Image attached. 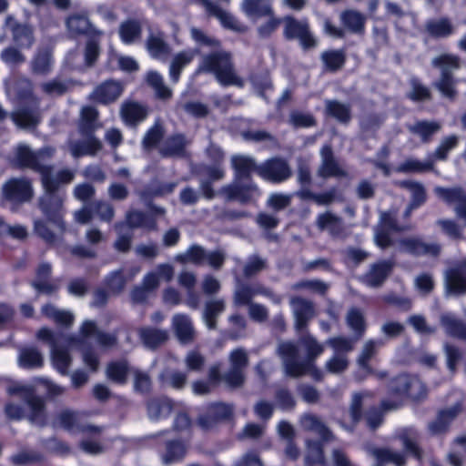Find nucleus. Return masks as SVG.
<instances>
[{"label": "nucleus", "instance_id": "obj_1", "mask_svg": "<svg viewBox=\"0 0 466 466\" xmlns=\"http://www.w3.org/2000/svg\"><path fill=\"white\" fill-rule=\"evenodd\" d=\"M196 74H212L223 86H244L243 78L236 71L232 53L223 46L203 53L199 57Z\"/></svg>", "mask_w": 466, "mask_h": 466}, {"label": "nucleus", "instance_id": "obj_2", "mask_svg": "<svg viewBox=\"0 0 466 466\" xmlns=\"http://www.w3.org/2000/svg\"><path fill=\"white\" fill-rule=\"evenodd\" d=\"M75 174L68 168H63L50 177L53 182L50 188L43 187L45 193L39 199V208L46 219L53 223L61 233L66 231L64 222L65 208L63 206L66 192L60 190V187L69 184L74 179Z\"/></svg>", "mask_w": 466, "mask_h": 466}, {"label": "nucleus", "instance_id": "obj_3", "mask_svg": "<svg viewBox=\"0 0 466 466\" xmlns=\"http://www.w3.org/2000/svg\"><path fill=\"white\" fill-rule=\"evenodd\" d=\"M56 148L50 146L44 147L37 151H33L27 145L19 144L15 152V162L21 167L30 168L41 176L43 187H53L50 177L54 176L53 166L46 164L52 159Z\"/></svg>", "mask_w": 466, "mask_h": 466}, {"label": "nucleus", "instance_id": "obj_4", "mask_svg": "<svg viewBox=\"0 0 466 466\" xmlns=\"http://www.w3.org/2000/svg\"><path fill=\"white\" fill-rule=\"evenodd\" d=\"M276 354L281 359L287 376L299 378L309 374L317 381L323 380V371L316 367L315 361H299L298 347L291 340H279Z\"/></svg>", "mask_w": 466, "mask_h": 466}, {"label": "nucleus", "instance_id": "obj_5", "mask_svg": "<svg viewBox=\"0 0 466 466\" xmlns=\"http://www.w3.org/2000/svg\"><path fill=\"white\" fill-rule=\"evenodd\" d=\"M389 392L394 400H382L381 408L384 410L398 409L404 398L407 397L414 400L424 398L426 396V388L418 377L400 374L390 382Z\"/></svg>", "mask_w": 466, "mask_h": 466}, {"label": "nucleus", "instance_id": "obj_6", "mask_svg": "<svg viewBox=\"0 0 466 466\" xmlns=\"http://www.w3.org/2000/svg\"><path fill=\"white\" fill-rule=\"evenodd\" d=\"M36 337L49 344L51 348V358L55 368L62 374H66L71 364L69 349L80 342V339L74 336H67L62 333L55 334L47 328L40 329Z\"/></svg>", "mask_w": 466, "mask_h": 466}, {"label": "nucleus", "instance_id": "obj_7", "mask_svg": "<svg viewBox=\"0 0 466 466\" xmlns=\"http://www.w3.org/2000/svg\"><path fill=\"white\" fill-rule=\"evenodd\" d=\"M431 65L441 71L440 77L434 81L433 86L442 96L451 100L455 99L457 96V81L452 72L461 68V62L460 56L450 53L441 54L431 60Z\"/></svg>", "mask_w": 466, "mask_h": 466}, {"label": "nucleus", "instance_id": "obj_8", "mask_svg": "<svg viewBox=\"0 0 466 466\" xmlns=\"http://www.w3.org/2000/svg\"><path fill=\"white\" fill-rule=\"evenodd\" d=\"M9 395H17L23 400L28 409L27 420L37 426L46 424L47 416L46 411L45 400L34 394L30 386L15 384L7 388Z\"/></svg>", "mask_w": 466, "mask_h": 466}, {"label": "nucleus", "instance_id": "obj_9", "mask_svg": "<svg viewBox=\"0 0 466 466\" xmlns=\"http://www.w3.org/2000/svg\"><path fill=\"white\" fill-rule=\"evenodd\" d=\"M54 426H59L70 432H84L92 435H99L104 428L85 421L84 414L69 410L59 412L54 421Z\"/></svg>", "mask_w": 466, "mask_h": 466}, {"label": "nucleus", "instance_id": "obj_10", "mask_svg": "<svg viewBox=\"0 0 466 466\" xmlns=\"http://www.w3.org/2000/svg\"><path fill=\"white\" fill-rule=\"evenodd\" d=\"M230 368L223 374V381L231 388H238L245 380L244 370L248 365V356L242 348L232 350L228 357Z\"/></svg>", "mask_w": 466, "mask_h": 466}, {"label": "nucleus", "instance_id": "obj_11", "mask_svg": "<svg viewBox=\"0 0 466 466\" xmlns=\"http://www.w3.org/2000/svg\"><path fill=\"white\" fill-rule=\"evenodd\" d=\"M262 295L270 299L273 304L280 305L283 298L275 294L271 289L261 284H239L237 286L234 293V303L238 306H245L252 304V299L255 296Z\"/></svg>", "mask_w": 466, "mask_h": 466}, {"label": "nucleus", "instance_id": "obj_12", "mask_svg": "<svg viewBox=\"0 0 466 466\" xmlns=\"http://www.w3.org/2000/svg\"><path fill=\"white\" fill-rule=\"evenodd\" d=\"M284 36L289 39L299 40L304 49H309L316 46V40L309 31L307 20H297L291 16L284 18Z\"/></svg>", "mask_w": 466, "mask_h": 466}, {"label": "nucleus", "instance_id": "obj_13", "mask_svg": "<svg viewBox=\"0 0 466 466\" xmlns=\"http://www.w3.org/2000/svg\"><path fill=\"white\" fill-rule=\"evenodd\" d=\"M258 175L266 181L281 183L291 177V169L285 159L273 157L258 166Z\"/></svg>", "mask_w": 466, "mask_h": 466}, {"label": "nucleus", "instance_id": "obj_14", "mask_svg": "<svg viewBox=\"0 0 466 466\" xmlns=\"http://www.w3.org/2000/svg\"><path fill=\"white\" fill-rule=\"evenodd\" d=\"M297 333L307 331L310 320L315 317V306L312 301L301 297H292L289 300Z\"/></svg>", "mask_w": 466, "mask_h": 466}, {"label": "nucleus", "instance_id": "obj_15", "mask_svg": "<svg viewBox=\"0 0 466 466\" xmlns=\"http://www.w3.org/2000/svg\"><path fill=\"white\" fill-rule=\"evenodd\" d=\"M320 164L317 174L319 177L327 179L329 177L348 178L349 172L343 168L334 156L330 145H324L320 151Z\"/></svg>", "mask_w": 466, "mask_h": 466}, {"label": "nucleus", "instance_id": "obj_16", "mask_svg": "<svg viewBox=\"0 0 466 466\" xmlns=\"http://www.w3.org/2000/svg\"><path fill=\"white\" fill-rule=\"evenodd\" d=\"M218 194L222 195L226 200H237L241 203H247L254 198L260 195L258 186L252 181L243 183L242 181H236L232 184L223 186Z\"/></svg>", "mask_w": 466, "mask_h": 466}, {"label": "nucleus", "instance_id": "obj_17", "mask_svg": "<svg viewBox=\"0 0 466 466\" xmlns=\"http://www.w3.org/2000/svg\"><path fill=\"white\" fill-rule=\"evenodd\" d=\"M4 198L12 203H24L33 197V187L25 177H15L6 181L3 186Z\"/></svg>", "mask_w": 466, "mask_h": 466}, {"label": "nucleus", "instance_id": "obj_18", "mask_svg": "<svg viewBox=\"0 0 466 466\" xmlns=\"http://www.w3.org/2000/svg\"><path fill=\"white\" fill-rule=\"evenodd\" d=\"M83 139H75L71 135L67 141L66 147L75 158L84 156L95 157L103 147L101 140L95 135H81Z\"/></svg>", "mask_w": 466, "mask_h": 466}, {"label": "nucleus", "instance_id": "obj_19", "mask_svg": "<svg viewBox=\"0 0 466 466\" xmlns=\"http://www.w3.org/2000/svg\"><path fill=\"white\" fill-rule=\"evenodd\" d=\"M299 334L298 342H293L298 347L299 361H316L325 350L324 344L307 331Z\"/></svg>", "mask_w": 466, "mask_h": 466}, {"label": "nucleus", "instance_id": "obj_20", "mask_svg": "<svg viewBox=\"0 0 466 466\" xmlns=\"http://www.w3.org/2000/svg\"><path fill=\"white\" fill-rule=\"evenodd\" d=\"M399 250L412 255H429L437 257L441 252V246L437 243H426L415 237L403 238L397 242Z\"/></svg>", "mask_w": 466, "mask_h": 466}, {"label": "nucleus", "instance_id": "obj_21", "mask_svg": "<svg viewBox=\"0 0 466 466\" xmlns=\"http://www.w3.org/2000/svg\"><path fill=\"white\" fill-rule=\"evenodd\" d=\"M5 25L11 30L13 41L17 46L26 49L32 47L35 38L33 28L30 25L16 22L13 15L5 17Z\"/></svg>", "mask_w": 466, "mask_h": 466}, {"label": "nucleus", "instance_id": "obj_22", "mask_svg": "<svg viewBox=\"0 0 466 466\" xmlns=\"http://www.w3.org/2000/svg\"><path fill=\"white\" fill-rule=\"evenodd\" d=\"M124 85L120 81L107 80L97 86L90 95V99L107 105L115 102L122 95Z\"/></svg>", "mask_w": 466, "mask_h": 466}, {"label": "nucleus", "instance_id": "obj_23", "mask_svg": "<svg viewBox=\"0 0 466 466\" xmlns=\"http://www.w3.org/2000/svg\"><path fill=\"white\" fill-rule=\"evenodd\" d=\"M189 35L195 44V48L191 50L197 51L196 56H201L203 53H208V51H214L222 46V43L218 38L201 28L191 26L189 28Z\"/></svg>", "mask_w": 466, "mask_h": 466}, {"label": "nucleus", "instance_id": "obj_24", "mask_svg": "<svg viewBox=\"0 0 466 466\" xmlns=\"http://www.w3.org/2000/svg\"><path fill=\"white\" fill-rule=\"evenodd\" d=\"M190 140L183 134L177 133L167 137L159 147V153L165 157H182Z\"/></svg>", "mask_w": 466, "mask_h": 466}, {"label": "nucleus", "instance_id": "obj_25", "mask_svg": "<svg viewBox=\"0 0 466 466\" xmlns=\"http://www.w3.org/2000/svg\"><path fill=\"white\" fill-rule=\"evenodd\" d=\"M394 267L391 260H380L371 265L370 270L362 277V281L369 287L378 288L382 285Z\"/></svg>", "mask_w": 466, "mask_h": 466}, {"label": "nucleus", "instance_id": "obj_26", "mask_svg": "<svg viewBox=\"0 0 466 466\" xmlns=\"http://www.w3.org/2000/svg\"><path fill=\"white\" fill-rule=\"evenodd\" d=\"M98 110L92 106H85L81 108L77 121V130L80 135H94L102 125L98 120Z\"/></svg>", "mask_w": 466, "mask_h": 466}, {"label": "nucleus", "instance_id": "obj_27", "mask_svg": "<svg viewBox=\"0 0 466 466\" xmlns=\"http://www.w3.org/2000/svg\"><path fill=\"white\" fill-rule=\"evenodd\" d=\"M445 280L449 291L457 295L466 293V259L447 270Z\"/></svg>", "mask_w": 466, "mask_h": 466}, {"label": "nucleus", "instance_id": "obj_28", "mask_svg": "<svg viewBox=\"0 0 466 466\" xmlns=\"http://www.w3.org/2000/svg\"><path fill=\"white\" fill-rule=\"evenodd\" d=\"M230 162L236 181L249 179L253 172L258 174L259 165H257L255 159L249 156L234 155L231 157Z\"/></svg>", "mask_w": 466, "mask_h": 466}, {"label": "nucleus", "instance_id": "obj_29", "mask_svg": "<svg viewBox=\"0 0 466 466\" xmlns=\"http://www.w3.org/2000/svg\"><path fill=\"white\" fill-rule=\"evenodd\" d=\"M172 328L180 343L189 344L194 341L196 331L188 315H174L172 318Z\"/></svg>", "mask_w": 466, "mask_h": 466}, {"label": "nucleus", "instance_id": "obj_30", "mask_svg": "<svg viewBox=\"0 0 466 466\" xmlns=\"http://www.w3.org/2000/svg\"><path fill=\"white\" fill-rule=\"evenodd\" d=\"M147 115V107L135 101H125L120 107V116L123 121L128 126L137 125L144 121Z\"/></svg>", "mask_w": 466, "mask_h": 466}, {"label": "nucleus", "instance_id": "obj_31", "mask_svg": "<svg viewBox=\"0 0 466 466\" xmlns=\"http://www.w3.org/2000/svg\"><path fill=\"white\" fill-rule=\"evenodd\" d=\"M10 117L16 127L23 129H34L41 121L40 111L36 108H19L12 112Z\"/></svg>", "mask_w": 466, "mask_h": 466}, {"label": "nucleus", "instance_id": "obj_32", "mask_svg": "<svg viewBox=\"0 0 466 466\" xmlns=\"http://www.w3.org/2000/svg\"><path fill=\"white\" fill-rule=\"evenodd\" d=\"M196 3L204 6L208 15L218 18L224 27L232 30L240 29L238 21L230 13L221 9L210 0H196Z\"/></svg>", "mask_w": 466, "mask_h": 466}, {"label": "nucleus", "instance_id": "obj_33", "mask_svg": "<svg viewBox=\"0 0 466 466\" xmlns=\"http://www.w3.org/2000/svg\"><path fill=\"white\" fill-rule=\"evenodd\" d=\"M316 225L320 230H327L332 237L340 238L344 235V226L341 218L330 211L319 214Z\"/></svg>", "mask_w": 466, "mask_h": 466}, {"label": "nucleus", "instance_id": "obj_34", "mask_svg": "<svg viewBox=\"0 0 466 466\" xmlns=\"http://www.w3.org/2000/svg\"><path fill=\"white\" fill-rule=\"evenodd\" d=\"M299 424L304 431L314 432L324 441H328L333 438L329 428L315 414L304 413L299 419Z\"/></svg>", "mask_w": 466, "mask_h": 466}, {"label": "nucleus", "instance_id": "obj_35", "mask_svg": "<svg viewBox=\"0 0 466 466\" xmlns=\"http://www.w3.org/2000/svg\"><path fill=\"white\" fill-rule=\"evenodd\" d=\"M242 10L254 22L271 15L274 11L272 0H243Z\"/></svg>", "mask_w": 466, "mask_h": 466}, {"label": "nucleus", "instance_id": "obj_36", "mask_svg": "<svg viewBox=\"0 0 466 466\" xmlns=\"http://www.w3.org/2000/svg\"><path fill=\"white\" fill-rule=\"evenodd\" d=\"M66 27L72 35H102V32L96 30L88 18L82 15H74L67 18Z\"/></svg>", "mask_w": 466, "mask_h": 466}, {"label": "nucleus", "instance_id": "obj_37", "mask_svg": "<svg viewBox=\"0 0 466 466\" xmlns=\"http://www.w3.org/2000/svg\"><path fill=\"white\" fill-rule=\"evenodd\" d=\"M80 335L83 338L95 336L96 342L104 348H111L116 344L117 339L115 334L101 332L97 329L94 321L86 320L80 328Z\"/></svg>", "mask_w": 466, "mask_h": 466}, {"label": "nucleus", "instance_id": "obj_38", "mask_svg": "<svg viewBox=\"0 0 466 466\" xmlns=\"http://www.w3.org/2000/svg\"><path fill=\"white\" fill-rule=\"evenodd\" d=\"M461 408L459 403L450 409L440 411L435 420L429 424V430L431 434L439 435L446 432L451 420L461 412Z\"/></svg>", "mask_w": 466, "mask_h": 466}, {"label": "nucleus", "instance_id": "obj_39", "mask_svg": "<svg viewBox=\"0 0 466 466\" xmlns=\"http://www.w3.org/2000/svg\"><path fill=\"white\" fill-rule=\"evenodd\" d=\"M342 25L350 32L356 35H362L365 32L366 16L353 9L343 11L340 15Z\"/></svg>", "mask_w": 466, "mask_h": 466}, {"label": "nucleus", "instance_id": "obj_40", "mask_svg": "<svg viewBox=\"0 0 466 466\" xmlns=\"http://www.w3.org/2000/svg\"><path fill=\"white\" fill-rule=\"evenodd\" d=\"M196 52L186 49L176 54L169 66V77L173 83H177L182 70L196 57Z\"/></svg>", "mask_w": 466, "mask_h": 466}, {"label": "nucleus", "instance_id": "obj_41", "mask_svg": "<svg viewBox=\"0 0 466 466\" xmlns=\"http://www.w3.org/2000/svg\"><path fill=\"white\" fill-rule=\"evenodd\" d=\"M408 129L420 137L422 143H430L432 137L441 129V125L437 121L420 120L408 126Z\"/></svg>", "mask_w": 466, "mask_h": 466}, {"label": "nucleus", "instance_id": "obj_42", "mask_svg": "<svg viewBox=\"0 0 466 466\" xmlns=\"http://www.w3.org/2000/svg\"><path fill=\"white\" fill-rule=\"evenodd\" d=\"M147 49L150 56L160 61H166L170 55V47L162 34H152L147 40Z\"/></svg>", "mask_w": 466, "mask_h": 466}, {"label": "nucleus", "instance_id": "obj_43", "mask_svg": "<svg viewBox=\"0 0 466 466\" xmlns=\"http://www.w3.org/2000/svg\"><path fill=\"white\" fill-rule=\"evenodd\" d=\"M425 30L434 38H447L455 33V26L448 18H438L428 20Z\"/></svg>", "mask_w": 466, "mask_h": 466}, {"label": "nucleus", "instance_id": "obj_44", "mask_svg": "<svg viewBox=\"0 0 466 466\" xmlns=\"http://www.w3.org/2000/svg\"><path fill=\"white\" fill-rule=\"evenodd\" d=\"M125 225H127L131 228H146L147 229H156L157 227L154 219L137 210L128 211L126 215V222L116 224L115 228L120 230Z\"/></svg>", "mask_w": 466, "mask_h": 466}, {"label": "nucleus", "instance_id": "obj_45", "mask_svg": "<svg viewBox=\"0 0 466 466\" xmlns=\"http://www.w3.org/2000/svg\"><path fill=\"white\" fill-rule=\"evenodd\" d=\"M138 335L143 344L149 349H155L166 342L168 339V332L166 329L155 328H141Z\"/></svg>", "mask_w": 466, "mask_h": 466}, {"label": "nucleus", "instance_id": "obj_46", "mask_svg": "<svg viewBox=\"0 0 466 466\" xmlns=\"http://www.w3.org/2000/svg\"><path fill=\"white\" fill-rule=\"evenodd\" d=\"M44 359L41 352L35 347L20 349L18 365L23 369H37L43 366Z\"/></svg>", "mask_w": 466, "mask_h": 466}, {"label": "nucleus", "instance_id": "obj_47", "mask_svg": "<svg viewBox=\"0 0 466 466\" xmlns=\"http://www.w3.org/2000/svg\"><path fill=\"white\" fill-rule=\"evenodd\" d=\"M398 438L402 441L406 451L410 452L416 459L421 460L422 451L418 446L419 433L414 428L402 429L398 433Z\"/></svg>", "mask_w": 466, "mask_h": 466}, {"label": "nucleus", "instance_id": "obj_48", "mask_svg": "<svg viewBox=\"0 0 466 466\" xmlns=\"http://www.w3.org/2000/svg\"><path fill=\"white\" fill-rule=\"evenodd\" d=\"M225 301L222 299H214L206 302L203 312V319L208 329H215L217 318L224 311Z\"/></svg>", "mask_w": 466, "mask_h": 466}, {"label": "nucleus", "instance_id": "obj_49", "mask_svg": "<svg viewBox=\"0 0 466 466\" xmlns=\"http://www.w3.org/2000/svg\"><path fill=\"white\" fill-rule=\"evenodd\" d=\"M326 113L337 119L339 123L348 124L351 119V108L349 104L338 100L325 101Z\"/></svg>", "mask_w": 466, "mask_h": 466}, {"label": "nucleus", "instance_id": "obj_50", "mask_svg": "<svg viewBox=\"0 0 466 466\" xmlns=\"http://www.w3.org/2000/svg\"><path fill=\"white\" fill-rule=\"evenodd\" d=\"M51 274V265L48 263L41 264L36 272V279L33 282L34 288L42 293L51 294L57 289V285L48 281Z\"/></svg>", "mask_w": 466, "mask_h": 466}, {"label": "nucleus", "instance_id": "obj_51", "mask_svg": "<svg viewBox=\"0 0 466 466\" xmlns=\"http://www.w3.org/2000/svg\"><path fill=\"white\" fill-rule=\"evenodd\" d=\"M142 34L141 24L134 19L123 22L119 26V36L126 45H131L140 39Z\"/></svg>", "mask_w": 466, "mask_h": 466}, {"label": "nucleus", "instance_id": "obj_52", "mask_svg": "<svg viewBox=\"0 0 466 466\" xmlns=\"http://www.w3.org/2000/svg\"><path fill=\"white\" fill-rule=\"evenodd\" d=\"M175 259L181 264L190 263L199 266L206 262L207 252L203 247L192 245L184 253L177 254Z\"/></svg>", "mask_w": 466, "mask_h": 466}, {"label": "nucleus", "instance_id": "obj_53", "mask_svg": "<svg viewBox=\"0 0 466 466\" xmlns=\"http://www.w3.org/2000/svg\"><path fill=\"white\" fill-rule=\"evenodd\" d=\"M146 79L158 99L168 100L172 97V90L165 84L163 76L158 72L149 71Z\"/></svg>", "mask_w": 466, "mask_h": 466}, {"label": "nucleus", "instance_id": "obj_54", "mask_svg": "<svg viewBox=\"0 0 466 466\" xmlns=\"http://www.w3.org/2000/svg\"><path fill=\"white\" fill-rule=\"evenodd\" d=\"M441 324L448 335L466 340V325L453 315H442Z\"/></svg>", "mask_w": 466, "mask_h": 466}, {"label": "nucleus", "instance_id": "obj_55", "mask_svg": "<svg viewBox=\"0 0 466 466\" xmlns=\"http://www.w3.org/2000/svg\"><path fill=\"white\" fill-rule=\"evenodd\" d=\"M433 161L428 159L422 162L417 158L410 157L400 163L395 169L399 173H423L433 170Z\"/></svg>", "mask_w": 466, "mask_h": 466}, {"label": "nucleus", "instance_id": "obj_56", "mask_svg": "<svg viewBox=\"0 0 466 466\" xmlns=\"http://www.w3.org/2000/svg\"><path fill=\"white\" fill-rule=\"evenodd\" d=\"M383 345L384 342L382 339H370L366 341L358 358V364L360 368L364 371H370L371 367L370 366L369 361Z\"/></svg>", "mask_w": 466, "mask_h": 466}, {"label": "nucleus", "instance_id": "obj_57", "mask_svg": "<svg viewBox=\"0 0 466 466\" xmlns=\"http://www.w3.org/2000/svg\"><path fill=\"white\" fill-rule=\"evenodd\" d=\"M172 402L167 398L152 399L147 402V413L151 420H159L170 414Z\"/></svg>", "mask_w": 466, "mask_h": 466}, {"label": "nucleus", "instance_id": "obj_58", "mask_svg": "<svg viewBox=\"0 0 466 466\" xmlns=\"http://www.w3.org/2000/svg\"><path fill=\"white\" fill-rule=\"evenodd\" d=\"M53 65L52 55L48 50H38L31 61V69L34 74L46 75L51 71Z\"/></svg>", "mask_w": 466, "mask_h": 466}, {"label": "nucleus", "instance_id": "obj_59", "mask_svg": "<svg viewBox=\"0 0 466 466\" xmlns=\"http://www.w3.org/2000/svg\"><path fill=\"white\" fill-rule=\"evenodd\" d=\"M159 381L163 386L182 390L187 384V375L179 370H165L159 374Z\"/></svg>", "mask_w": 466, "mask_h": 466}, {"label": "nucleus", "instance_id": "obj_60", "mask_svg": "<svg viewBox=\"0 0 466 466\" xmlns=\"http://www.w3.org/2000/svg\"><path fill=\"white\" fill-rule=\"evenodd\" d=\"M458 144L459 137L456 135H451L443 137L434 152L429 155L430 159L432 160L433 163L435 161L446 160L449 153L454 149Z\"/></svg>", "mask_w": 466, "mask_h": 466}, {"label": "nucleus", "instance_id": "obj_61", "mask_svg": "<svg viewBox=\"0 0 466 466\" xmlns=\"http://www.w3.org/2000/svg\"><path fill=\"white\" fill-rule=\"evenodd\" d=\"M321 60L326 70L336 72L344 66L346 56L342 50H328L321 54Z\"/></svg>", "mask_w": 466, "mask_h": 466}, {"label": "nucleus", "instance_id": "obj_62", "mask_svg": "<svg viewBox=\"0 0 466 466\" xmlns=\"http://www.w3.org/2000/svg\"><path fill=\"white\" fill-rule=\"evenodd\" d=\"M346 321L357 338H360L364 334L366 330V323L364 315L360 309L351 308L347 313Z\"/></svg>", "mask_w": 466, "mask_h": 466}, {"label": "nucleus", "instance_id": "obj_63", "mask_svg": "<svg viewBox=\"0 0 466 466\" xmlns=\"http://www.w3.org/2000/svg\"><path fill=\"white\" fill-rule=\"evenodd\" d=\"M400 186L410 192V202L413 204V206H417L419 208L425 203L427 195L425 187L421 183L411 180H404L400 183Z\"/></svg>", "mask_w": 466, "mask_h": 466}, {"label": "nucleus", "instance_id": "obj_64", "mask_svg": "<svg viewBox=\"0 0 466 466\" xmlns=\"http://www.w3.org/2000/svg\"><path fill=\"white\" fill-rule=\"evenodd\" d=\"M164 136V127L159 120H157L155 124L147 131L143 139L142 147L146 150H150L157 147Z\"/></svg>", "mask_w": 466, "mask_h": 466}]
</instances>
